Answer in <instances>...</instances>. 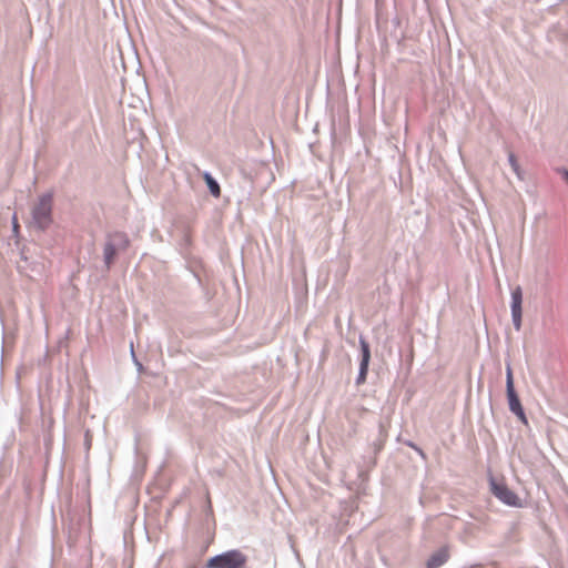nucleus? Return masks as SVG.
<instances>
[{
  "instance_id": "f257e3e1",
  "label": "nucleus",
  "mask_w": 568,
  "mask_h": 568,
  "mask_svg": "<svg viewBox=\"0 0 568 568\" xmlns=\"http://www.w3.org/2000/svg\"><path fill=\"white\" fill-rule=\"evenodd\" d=\"M53 197L52 191H48L38 197L31 209L30 227L43 232L53 224Z\"/></svg>"
},
{
  "instance_id": "f03ea898",
  "label": "nucleus",
  "mask_w": 568,
  "mask_h": 568,
  "mask_svg": "<svg viewBox=\"0 0 568 568\" xmlns=\"http://www.w3.org/2000/svg\"><path fill=\"white\" fill-rule=\"evenodd\" d=\"M204 568H247V556L240 549H230L210 557Z\"/></svg>"
},
{
  "instance_id": "7ed1b4c3",
  "label": "nucleus",
  "mask_w": 568,
  "mask_h": 568,
  "mask_svg": "<svg viewBox=\"0 0 568 568\" xmlns=\"http://www.w3.org/2000/svg\"><path fill=\"white\" fill-rule=\"evenodd\" d=\"M506 397L509 410L525 425L528 424V419L525 409L521 405L519 395L515 388L514 375L510 364L506 366Z\"/></svg>"
},
{
  "instance_id": "20e7f679",
  "label": "nucleus",
  "mask_w": 568,
  "mask_h": 568,
  "mask_svg": "<svg viewBox=\"0 0 568 568\" xmlns=\"http://www.w3.org/2000/svg\"><path fill=\"white\" fill-rule=\"evenodd\" d=\"M490 493L503 504L509 507H523L519 496L511 490L504 481L497 480L493 475L488 478Z\"/></svg>"
},
{
  "instance_id": "39448f33",
  "label": "nucleus",
  "mask_w": 568,
  "mask_h": 568,
  "mask_svg": "<svg viewBox=\"0 0 568 568\" xmlns=\"http://www.w3.org/2000/svg\"><path fill=\"white\" fill-rule=\"evenodd\" d=\"M359 344V351H361V359H359V367H358V374L356 377V385H363L366 382L368 368H369V362H371V345L366 341V338L363 335H359L358 338Z\"/></svg>"
},
{
  "instance_id": "423d86ee",
  "label": "nucleus",
  "mask_w": 568,
  "mask_h": 568,
  "mask_svg": "<svg viewBox=\"0 0 568 568\" xmlns=\"http://www.w3.org/2000/svg\"><path fill=\"white\" fill-rule=\"evenodd\" d=\"M510 314L511 322L516 331H520L523 323V290L519 285L510 293Z\"/></svg>"
},
{
  "instance_id": "0eeeda50",
  "label": "nucleus",
  "mask_w": 568,
  "mask_h": 568,
  "mask_svg": "<svg viewBox=\"0 0 568 568\" xmlns=\"http://www.w3.org/2000/svg\"><path fill=\"white\" fill-rule=\"evenodd\" d=\"M449 559V551L446 546L440 547L434 551L426 562V568H439L445 565Z\"/></svg>"
},
{
  "instance_id": "6e6552de",
  "label": "nucleus",
  "mask_w": 568,
  "mask_h": 568,
  "mask_svg": "<svg viewBox=\"0 0 568 568\" xmlns=\"http://www.w3.org/2000/svg\"><path fill=\"white\" fill-rule=\"evenodd\" d=\"M202 178L207 186L210 194L214 197H220L221 186L217 180L207 171L203 172Z\"/></svg>"
},
{
  "instance_id": "1a4fd4ad",
  "label": "nucleus",
  "mask_w": 568,
  "mask_h": 568,
  "mask_svg": "<svg viewBox=\"0 0 568 568\" xmlns=\"http://www.w3.org/2000/svg\"><path fill=\"white\" fill-rule=\"evenodd\" d=\"M13 254L14 262L17 263V268L20 273L27 271V268L33 264V262L29 263V256H27V251H11Z\"/></svg>"
},
{
  "instance_id": "9d476101",
  "label": "nucleus",
  "mask_w": 568,
  "mask_h": 568,
  "mask_svg": "<svg viewBox=\"0 0 568 568\" xmlns=\"http://www.w3.org/2000/svg\"><path fill=\"white\" fill-rule=\"evenodd\" d=\"M123 243V245H128V240L124 234L122 233H115L114 235L110 236L109 240L105 242L103 248H121L120 245Z\"/></svg>"
},
{
  "instance_id": "9b49d317",
  "label": "nucleus",
  "mask_w": 568,
  "mask_h": 568,
  "mask_svg": "<svg viewBox=\"0 0 568 568\" xmlns=\"http://www.w3.org/2000/svg\"><path fill=\"white\" fill-rule=\"evenodd\" d=\"M508 162L514 171V173L517 175L519 180H524V171L521 170L517 158L514 153L508 154Z\"/></svg>"
},
{
  "instance_id": "f8f14e48",
  "label": "nucleus",
  "mask_w": 568,
  "mask_h": 568,
  "mask_svg": "<svg viewBox=\"0 0 568 568\" xmlns=\"http://www.w3.org/2000/svg\"><path fill=\"white\" fill-rule=\"evenodd\" d=\"M118 253L119 251H104V265L106 270H109L111 264L115 261Z\"/></svg>"
},
{
  "instance_id": "ddd939ff",
  "label": "nucleus",
  "mask_w": 568,
  "mask_h": 568,
  "mask_svg": "<svg viewBox=\"0 0 568 568\" xmlns=\"http://www.w3.org/2000/svg\"><path fill=\"white\" fill-rule=\"evenodd\" d=\"M404 444L410 448H413L415 452H417V454L423 458V459H426V454L424 453V450L417 446L414 442L407 439L404 442Z\"/></svg>"
},
{
  "instance_id": "4468645a",
  "label": "nucleus",
  "mask_w": 568,
  "mask_h": 568,
  "mask_svg": "<svg viewBox=\"0 0 568 568\" xmlns=\"http://www.w3.org/2000/svg\"><path fill=\"white\" fill-rule=\"evenodd\" d=\"M130 347H131L132 361H133L134 365L136 366V369L139 372H141L143 369V365L141 364V362H139V359L135 356V353L133 351V343H131Z\"/></svg>"
},
{
  "instance_id": "2eb2a0df",
  "label": "nucleus",
  "mask_w": 568,
  "mask_h": 568,
  "mask_svg": "<svg viewBox=\"0 0 568 568\" xmlns=\"http://www.w3.org/2000/svg\"><path fill=\"white\" fill-rule=\"evenodd\" d=\"M12 226H13V231L17 232V230L19 229V224H18V221H17L16 213L12 216Z\"/></svg>"
},
{
  "instance_id": "dca6fc26",
  "label": "nucleus",
  "mask_w": 568,
  "mask_h": 568,
  "mask_svg": "<svg viewBox=\"0 0 568 568\" xmlns=\"http://www.w3.org/2000/svg\"><path fill=\"white\" fill-rule=\"evenodd\" d=\"M560 172H561V175H562V179L567 182L568 184V169H560Z\"/></svg>"
},
{
  "instance_id": "f3484780",
  "label": "nucleus",
  "mask_w": 568,
  "mask_h": 568,
  "mask_svg": "<svg viewBox=\"0 0 568 568\" xmlns=\"http://www.w3.org/2000/svg\"><path fill=\"white\" fill-rule=\"evenodd\" d=\"M85 445L88 446V448L90 447L89 432H87L85 435Z\"/></svg>"
},
{
  "instance_id": "a211bd4d",
  "label": "nucleus",
  "mask_w": 568,
  "mask_h": 568,
  "mask_svg": "<svg viewBox=\"0 0 568 568\" xmlns=\"http://www.w3.org/2000/svg\"><path fill=\"white\" fill-rule=\"evenodd\" d=\"M381 448H382L381 445L375 444V453H378L381 450Z\"/></svg>"
}]
</instances>
